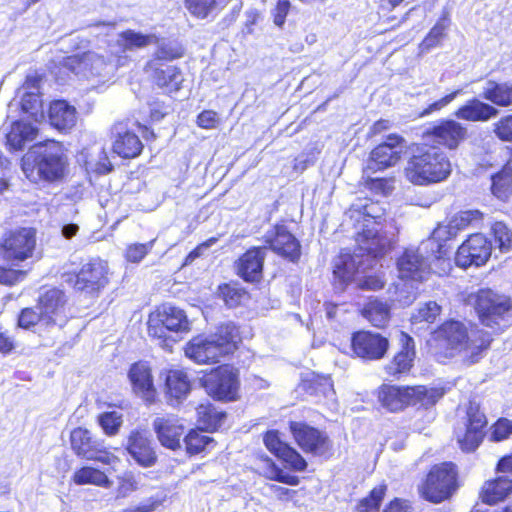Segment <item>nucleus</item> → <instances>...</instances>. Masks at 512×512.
Wrapping results in <instances>:
<instances>
[{
  "label": "nucleus",
  "mask_w": 512,
  "mask_h": 512,
  "mask_svg": "<svg viewBox=\"0 0 512 512\" xmlns=\"http://www.w3.org/2000/svg\"><path fill=\"white\" fill-rule=\"evenodd\" d=\"M512 494V479L500 476L486 481L482 487L480 496L484 503L493 505L503 501Z\"/></svg>",
  "instance_id": "c9c22d12"
},
{
  "label": "nucleus",
  "mask_w": 512,
  "mask_h": 512,
  "mask_svg": "<svg viewBox=\"0 0 512 512\" xmlns=\"http://www.w3.org/2000/svg\"><path fill=\"white\" fill-rule=\"evenodd\" d=\"M495 240L502 252H508L512 247V232L503 222H496L492 226Z\"/></svg>",
  "instance_id": "13d9d810"
},
{
  "label": "nucleus",
  "mask_w": 512,
  "mask_h": 512,
  "mask_svg": "<svg viewBox=\"0 0 512 512\" xmlns=\"http://www.w3.org/2000/svg\"><path fill=\"white\" fill-rule=\"evenodd\" d=\"M197 415L201 429L211 431L219 428L226 418V414L224 412L217 411L209 404L199 405L197 407Z\"/></svg>",
  "instance_id": "c03bdc74"
},
{
  "label": "nucleus",
  "mask_w": 512,
  "mask_h": 512,
  "mask_svg": "<svg viewBox=\"0 0 512 512\" xmlns=\"http://www.w3.org/2000/svg\"><path fill=\"white\" fill-rule=\"evenodd\" d=\"M185 7L192 16L205 19L223 9L225 0H185Z\"/></svg>",
  "instance_id": "37998d69"
},
{
  "label": "nucleus",
  "mask_w": 512,
  "mask_h": 512,
  "mask_svg": "<svg viewBox=\"0 0 512 512\" xmlns=\"http://www.w3.org/2000/svg\"><path fill=\"white\" fill-rule=\"evenodd\" d=\"M441 249L432 237L402 253L396 262L399 282L394 284V301L410 305L415 300V283L427 280L431 271L442 275L451 269L450 260L442 255Z\"/></svg>",
  "instance_id": "f257e3e1"
},
{
  "label": "nucleus",
  "mask_w": 512,
  "mask_h": 512,
  "mask_svg": "<svg viewBox=\"0 0 512 512\" xmlns=\"http://www.w3.org/2000/svg\"><path fill=\"white\" fill-rule=\"evenodd\" d=\"M512 434V420L507 418L499 419L493 426L491 440L495 442L503 441Z\"/></svg>",
  "instance_id": "052dcab7"
},
{
  "label": "nucleus",
  "mask_w": 512,
  "mask_h": 512,
  "mask_svg": "<svg viewBox=\"0 0 512 512\" xmlns=\"http://www.w3.org/2000/svg\"><path fill=\"white\" fill-rule=\"evenodd\" d=\"M410 156L403 173L413 185L428 186L445 181L452 172L447 154L438 146L428 142L414 143L409 148Z\"/></svg>",
  "instance_id": "7ed1b4c3"
},
{
  "label": "nucleus",
  "mask_w": 512,
  "mask_h": 512,
  "mask_svg": "<svg viewBox=\"0 0 512 512\" xmlns=\"http://www.w3.org/2000/svg\"><path fill=\"white\" fill-rule=\"evenodd\" d=\"M156 239L147 243H134L126 248L125 258L128 262L139 263L152 250Z\"/></svg>",
  "instance_id": "4d7b16f0"
},
{
  "label": "nucleus",
  "mask_w": 512,
  "mask_h": 512,
  "mask_svg": "<svg viewBox=\"0 0 512 512\" xmlns=\"http://www.w3.org/2000/svg\"><path fill=\"white\" fill-rule=\"evenodd\" d=\"M441 307L435 301H428L421 305L415 313L412 314V323H433L440 315Z\"/></svg>",
  "instance_id": "3c124183"
},
{
  "label": "nucleus",
  "mask_w": 512,
  "mask_h": 512,
  "mask_svg": "<svg viewBox=\"0 0 512 512\" xmlns=\"http://www.w3.org/2000/svg\"><path fill=\"white\" fill-rule=\"evenodd\" d=\"M349 260L350 262L346 258H341L334 268V275L344 283L354 280L356 275L364 272L360 265L354 270L355 259L349 258Z\"/></svg>",
  "instance_id": "864d4df0"
},
{
  "label": "nucleus",
  "mask_w": 512,
  "mask_h": 512,
  "mask_svg": "<svg viewBox=\"0 0 512 512\" xmlns=\"http://www.w3.org/2000/svg\"><path fill=\"white\" fill-rule=\"evenodd\" d=\"M143 149L139 137L132 132L118 134L113 144V150L122 158H134L138 156Z\"/></svg>",
  "instance_id": "a19ab883"
},
{
  "label": "nucleus",
  "mask_w": 512,
  "mask_h": 512,
  "mask_svg": "<svg viewBox=\"0 0 512 512\" xmlns=\"http://www.w3.org/2000/svg\"><path fill=\"white\" fill-rule=\"evenodd\" d=\"M494 133L502 141H512V115L503 117L495 123Z\"/></svg>",
  "instance_id": "e2e57ef3"
},
{
  "label": "nucleus",
  "mask_w": 512,
  "mask_h": 512,
  "mask_svg": "<svg viewBox=\"0 0 512 512\" xmlns=\"http://www.w3.org/2000/svg\"><path fill=\"white\" fill-rule=\"evenodd\" d=\"M98 422L106 435L113 436L118 433L123 420L119 412L111 411L102 413Z\"/></svg>",
  "instance_id": "6e6d98bb"
},
{
  "label": "nucleus",
  "mask_w": 512,
  "mask_h": 512,
  "mask_svg": "<svg viewBox=\"0 0 512 512\" xmlns=\"http://www.w3.org/2000/svg\"><path fill=\"white\" fill-rule=\"evenodd\" d=\"M72 480L76 485H94L106 489L113 485V481L105 472L91 466H84L76 470Z\"/></svg>",
  "instance_id": "ea45409f"
},
{
  "label": "nucleus",
  "mask_w": 512,
  "mask_h": 512,
  "mask_svg": "<svg viewBox=\"0 0 512 512\" xmlns=\"http://www.w3.org/2000/svg\"><path fill=\"white\" fill-rule=\"evenodd\" d=\"M404 142V139L396 134L388 135L386 141L371 151L363 173H373L395 166L401 159L404 151Z\"/></svg>",
  "instance_id": "ddd939ff"
},
{
  "label": "nucleus",
  "mask_w": 512,
  "mask_h": 512,
  "mask_svg": "<svg viewBox=\"0 0 512 512\" xmlns=\"http://www.w3.org/2000/svg\"><path fill=\"white\" fill-rule=\"evenodd\" d=\"M262 474L269 480L282 482L287 485L296 486L299 484L297 476L284 472L270 459L263 462Z\"/></svg>",
  "instance_id": "49530a36"
},
{
  "label": "nucleus",
  "mask_w": 512,
  "mask_h": 512,
  "mask_svg": "<svg viewBox=\"0 0 512 512\" xmlns=\"http://www.w3.org/2000/svg\"><path fill=\"white\" fill-rule=\"evenodd\" d=\"M203 386L207 393L218 400H234L238 391V375L230 366H219L206 374Z\"/></svg>",
  "instance_id": "f8f14e48"
},
{
  "label": "nucleus",
  "mask_w": 512,
  "mask_h": 512,
  "mask_svg": "<svg viewBox=\"0 0 512 512\" xmlns=\"http://www.w3.org/2000/svg\"><path fill=\"white\" fill-rule=\"evenodd\" d=\"M511 301L491 289H481L475 295V309L483 325L502 329L511 321Z\"/></svg>",
  "instance_id": "1a4fd4ad"
},
{
  "label": "nucleus",
  "mask_w": 512,
  "mask_h": 512,
  "mask_svg": "<svg viewBox=\"0 0 512 512\" xmlns=\"http://www.w3.org/2000/svg\"><path fill=\"white\" fill-rule=\"evenodd\" d=\"M156 44L157 50L153 59H157L158 63H162V61H172L182 57L183 55L182 47L176 42L165 40L160 41L158 39Z\"/></svg>",
  "instance_id": "8fccbe9b"
},
{
  "label": "nucleus",
  "mask_w": 512,
  "mask_h": 512,
  "mask_svg": "<svg viewBox=\"0 0 512 512\" xmlns=\"http://www.w3.org/2000/svg\"><path fill=\"white\" fill-rule=\"evenodd\" d=\"M384 213L383 207L369 199L359 200L351 205L346 215L361 229L357 233L356 242L361 251H366L374 258L384 255L393 249L397 242L399 229L392 219L379 230L378 221Z\"/></svg>",
  "instance_id": "f03ea898"
},
{
  "label": "nucleus",
  "mask_w": 512,
  "mask_h": 512,
  "mask_svg": "<svg viewBox=\"0 0 512 512\" xmlns=\"http://www.w3.org/2000/svg\"><path fill=\"white\" fill-rule=\"evenodd\" d=\"M76 108L65 100H56L50 104L49 120L58 130H70L77 123Z\"/></svg>",
  "instance_id": "f704fd0d"
},
{
  "label": "nucleus",
  "mask_w": 512,
  "mask_h": 512,
  "mask_svg": "<svg viewBox=\"0 0 512 512\" xmlns=\"http://www.w3.org/2000/svg\"><path fill=\"white\" fill-rule=\"evenodd\" d=\"M38 323L42 325V316L36 308H25L21 311L18 318L20 327L28 329Z\"/></svg>",
  "instance_id": "680f3d73"
},
{
  "label": "nucleus",
  "mask_w": 512,
  "mask_h": 512,
  "mask_svg": "<svg viewBox=\"0 0 512 512\" xmlns=\"http://www.w3.org/2000/svg\"><path fill=\"white\" fill-rule=\"evenodd\" d=\"M146 72L152 77L155 84L167 93L178 91L184 80L181 71L176 66L158 63L157 59H151L147 63Z\"/></svg>",
  "instance_id": "5701e85b"
},
{
  "label": "nucleus",
  "mask_w": 512,
  "mask_h": 512,
  "mask_svg": "<svg viewBox=\"0 0 512 512\" xmlns=\"http://www.w3.org/2000/svg\"><path fill=\"white\" fill-rule=\"evenodd\" d=\"M462 93L461 89L455 90L452 93L442 97L441 99L430 104L422 113V115H428L434 111H439L442 108L450 104L459 94Z\"/></svg>",
  "instance_id": "338daca9"
},
{
  "label": "nucleus",
  "mask_w": 512,
  "mask_h": 512,
  "mask_svg": "<svg viewBox=\"0 0 512 512\" xmlns=\"http://www.w3.org/2000/svg\"><path fill=\"white\" fill-rule=\"evenodd\" d=\"M264 443L271 453L283 460L292 469L296 471L306 469L307 463L304 458L295 449L281 440L278 431H268L264 436Z\"/></svg>",
  "instance_id": "b1692460"
},
{
  "label": "nucleus",
  "mask_w": 512,
  "mask_h": 512,
  "mask_svg": "<svg viewBox=\"0 0 512 512\" xmlns=\"http://www.w3.org/2000/svg\"><path fill=\"white\" fill-rule=\"evenodd\" d=\"M449 17L448 13H445L443 17H441L437 23L432 27L428 35L425 37V39L420 44V51L421 52H427L431 48L436 47L441 39L443 38L445 31L447 30L449 26Z\"/></svg>",
  "instance_id": "a18cd8bd"
},
{
  "label": "nucleus",
  "mask_w": 512,
  "mask_h": 512,
  "mask_svg": "<svg viewBox=\"0 0 512 512\" xmlns=\"http://www.w3.org/2000/svg\"><path fill=\"white\" fill-rule=\"evenodd\" d=\"M457 487L455 466L452 463H442L431 468L420 493L424 499L440 503L451 497Z\"/></svg>",
  "instance_id": "9d476101"
},
{
  "label": "nucleus",
  "mask_w": 512,
  "mask_h": 512,
  "mask_svg": "<svg viewBox=\"0 0 512 512\" xmlns=\"http://www.w3.org/2000/svg\"><path fill=\"white\" fill-rule=\"evenodd\" d=\"M491 190L494 196L505 201L512 194L511 174L503 170L492 177Z\"/></svg>",
  "instance_id": "09e8293b"
},
{
  "label": "nucleus",
  "mask_w": 512,
  "mask_h": 512,
  "mask_svg": "<svg viewBox=\"0 0 512 512\" xmlns=\"http://www.w3.org/2000/svg\"><path fill=\"white\" fill-rule=\"evenodd\" d=\"M66 162L59 148L39 146L30 150L22 158V170L34 183L41 180L56 181L63 177Z\"/></svg>",
  "instance_id": "423d86ee"
},
{
  "label": "nucleus",
  "mask_w": 512,
  "mask_h": 512,
  "mask_svg": "<svg viewBox=\"0 0 512 512\" xmlns=\"http://www.w3.org/2000/svg\"><path fill=\"white\" fill-rule=\"evenodd\" d=\"M442 396V389L427 388L425 386L398 387L383 385L378 393L379 401L390 411L400 410L406 405H433Z\"/></svg>",
  "instance_id": "0eeeda50"
},
{
  "label": "nucleus",
  "mask_w": 512,
  "mask_h": 512,
  "mask_svg": "<svg viewBox=\"0 0 512 512\" xmlns=\"http://www.w3.org/2000/svg\"><path fill=\"white\" fill-rule=\"evenodd\" d=\"M190 323L185 312L170 304L159 306L149 315L148 333L151 337L161 341L164 348H170L175 342L168 336V332H188Z\"/></svg>",
  "instance_id": "6e6552de"
},
{
  "label": "nucleus",
  "mask_w": 512,
  "mask_h": 512,
  "mask_svg": "<svg viewBox=\"0 0 512 512\" xmlns=\"http://www.w3.org/2000/svg\"><path fill=\"white\" fill-rule=\"evenodd\" d=\"M165 394L171 405L179 404L188 395L191 385L186 372L172 369L165 372Z\"/></svg>",
  "instance_id": "7c9ffc66"
},
{
  "label": "nucleus",
  "mask_w": 512,
  "mask_h": 512,
  "mask_svg": "<svg viewBox=\"0 0 512 512\" xmlns=\"http://www.w3.org/2000/svg\"><path fill=\"white\" fill-rule=\"evenodd\" d=\"M199 430H191L187 436L184 438V443L186 446V451L190 455L199 454L205 451L209 445L213 444V439L205 435L202 431Z\"/></svg>",
  "instance_id": "de8ad7c7"
},
{
  "label": "nucleus",
  "mask_w": 512,
  "mask_h": 512,
  "mask_svg": "<svg viewBox=\"0 0 512 512\" xmlns=\"http://www.w3.org/2000/svg\"><path fill=\"white\" fill-rule=\"evenodd\" d=\"M386 486L379 485L375 487L369 494L368 497L363 498L358 506V512H377L380 506V503L385 495Z\"/></svg>",
  "instance_id": "603ef678"
},
{
  "label": "nucleus",
  "mask_w": 512,
  "mask_h": 512,
  "mask_svg": "<svg viewBox=\"0 0 512 512\" xmlns=\"http://www.w3.org/2000/svg\"><path fill=\"white\" fill-rule=\"evenodd\" d=\"M432 341L439 359L452 358L464 352L469 363H475L479 360L482 351L489 347L491 338L484 332H478L477 338L469 337L462 323L450 321L434 332Z\"/></svg>",
  "instance_id": "20e7f679"
},
{
  "label": "nucleus",
  "mask_w": 512,
  "mask_h": 512,
  "mask_svg": "<svg viewBox=\"0 0 512 512\" xmlns=\"http://www.w3.org/2000/svg\"><path fill=\"white\" fill-rule=\"evenodd\" d=\"M62 68L79 78L106 80L113 74L114 66L96 52L88 51L64 58Z\"/></svg>",
  "instance_id": "9b49d317"
},
{
  "label": "nucleus",
  "mask_w": 512,
  "mask_h": 512,
  "mask_svg": "<svg viewBox=\"0 0 512 512\" xmlns=\"http://www.w3.org/2000/svg\"><path fill=\"white\" fill-rule=\"evenodd\" d=\"M35 245L34 229L21 228L12 231L3 241V257L11 262L24 261L32 256Z\"/></svg>",
  "instance_id": "dca6fc26"
},
{
  "label": "nucleus",
  "mask_w": 512,
  "mask_h": 512,
  "mask_svg": "<svg viewBox=\"0 0 512 512\" xmlns=\"http://www.w3.org/2000/svg\"><path fill=\"white\" fill-rule=\"evenodd\" d=\"M290 430L304 452L316 456H328L332 451V442L329 437L313 427L301 422H291Z\"/></svg>",
  "instance_id": "2eb2a0df"
},
{
  "label": "nucleus",
  "mask_w": 512,
  "mask_h": 512,
  "mask_svg": "<svg viewBox=\"0 0 512 512\" xmlns=\"http://www.w3.org/2000/svg\"><path fill=\"white\" fill-rule=\"evenodd\" d=\"M399 341L401 343L402 349L385 367L387 373L392 376L409 371L412 367V362L415 357L413 338H411L408 334L401 332Z\"/></svg>",
  "instance_id": "473e14b6"
},
{
  "label": "nucleus",
  "mask_w": 512,
  "mask_h": 512,
  "mask_svg": "<svg viewBox=\"0 0 512 512\" xmlns=\"http://www.w3.org/2000/svg\"><path fill=\"white\" fill-rule=\"evenodd\" d=\"M266 251V246L254 247L246 251L237 262L238 275L249 282L260 280Z\"/></svg>",
  "instance_id": "cd10ccee"
},
{
  "label": "nucleus",
  "mask_w": 512,
  "mask_h": 512,
  "mask_svg": "<svg viewBox=\"0 0 512 512\" xmlns=\"http://www.w3.org/2000/svg\"><path fill=\"white\" fill-rule=\"evenodd\" d=\"M40 83L41 78L38 75H27L24 83L18 89L21 109L32 117L43 115Z\"/></svg>",
  "instance_id": "a878e982"
},
{
  "label": "nucleus",
  "mask_w": 512,
  "mask_h": 512,
  "mask_svg": "<svg viewBox=\"0 0 512 512\" xmlns=\"http://www.w3.org/2000/svg\"><path fill=\"white\" fill-rule=\"evenodd\" d=\"M239 331L233 323H226L208 336H197L185 347V355L198 364L215 363L236 349Z\"/></svg>",
  "instance_id": "39448f33"
},
{
  "label": "nucleus",
  "mask_w": 512,
  "mask_h": 512,
  "mask_svg": "<svg viewBox=\"0 0 512 512\" xmlns=\"http://www.w3.org/2000/svg\"><path fill=\"white\" fill-rule=\"evenodd\" d=\"M482 97L497 106L508 107L512 105V83L489 80L483 87Z\"/></svg>",
  "instance_id": "4c0bfd02"
},
{
  "label": "nucleus",
  "mask_w": 512,
  "mask_h": 512,
  "mask_svg": "<svg viewBox=\"0 0 512 512\" xmlns=\"http://www.w3.org/2000/svg\"><path fill=\"white\" fill-rule=\"evenodd\" d=\"M483 214L479 210H467L453 216L447 225H439L433 232L435 239H441L444 234L452 238L457 233L470 225H475L482 220Z\"/></svg>",
  "instance_id": "2f4dec72"
},
{
  "label": "nucleus",
  "mask_w": 512,
  "mask_h": 512,
  "mask_svg": "<svg viewBox=\"0 0 512 512\" xmlns=\"http://www.w3.org/2000/svg\"><path fill=\"white\" fill-rule=\"evenodd\" d=\"M158 42V37L155 34H142L133 30H126L118 34L115 43L112 44L111 52L118 56L119 61L123 58L128 50L135 48H144L148 45Z\"/></svg>",
  "instance_id": "c85d7f7f"
},
{
  "label": "nucleus",
  "mask_w": 512,
  "mask_h": 512,
  "mask_svg": "<svg viewBox=\"0 0 512 512\" xmlns=\"http://www.w3.org/2000/svg\"><path fill=\"white\" fill-rule=\"evenodd\" d=\"M71 446L74 452L85 459H90L93 456L101 442L94 439L91 433L82 427H78L71 432Z\"/></svg>",
  "instance_id": "58836bf2"
},
{
  "label": "nucleus",
  "mask_w": 512,
  "mask_h": 512,
  "mask_svg": "<svg viewBox=\"0 0 512 512\" xmlns=\"http://www.w3.org/2000/svg\"><path fill=\"white\" fill-rule=\"evenodd\" d=\"M129 379L137 395L148 403L154 402L156 390L153 385L150 368L146 364L135 363L132 365L129 371Z\"/></svg>",
  "instance_id": "c756f323"
},
{
  "label": "nucleus",
  "mask_w": 512,
  "mask_h": 512,
  "mask_svg": "<svg viewBox=\"0 0 512 512\" xmlns=\"http://www.w3.org/2000/svg\"><path fill=\"white\" fill-rule=\"evenodd\" d=\"M221 293L227 306L235 307L239 305L242 298L245 297V293L240 289L226 285L222 288Z\"/></svg>",
  "instance_id": "0e129e2a"
},
{
  "label": "nucleus",
  "mask_w": 512,
  "mask_h": 512,
  "mask_svg": "<svg viewBox=\"0 0 512 512\" xmlns=\"http://www.w3.org/2000/svg\"><path fill=\"white\" fill-rule=\"evenodd\" d=\"M353 354L363 360L382 359L389 348V341L379 333L358 331L351 337Z\"/></svg>",
  "instance_id": "f3484780"
},
{
  "label": "nucleus",
  "mask_w": 512,
  "mask_h": 512,
  "mask_svg": "<svg viewBox=\"0 0 512 512\" xmlns=\"http://www.w3.org/2000/svg\"><path fill=\"white\" fill-rule=\"evenodd\" d=\"M265 243L278 255L295 262L299 259L301 251L299 241L285 226H275L264 235Z\"/></svg>",
  "instance_id": "4be33fe9"
},
{
  "label": "nucleus",
  "mask_w": 512,
  "mask_h": 512,
  "mask_svg": "<svg viewBox=\"0 0 512 512\" xmlns=\"http://www.w3.org/2000/svg\"><path fill=\"white\" fill-rule=\"evenodd\" d=\"M107 263L100 259H93L82 265L75 276L74 288L87 293L97 292L108 283Z\"/></svg>",
  "instance_id": "6ab92c4d"
},
{
  "label": "nucleus",
  "mask_w": 512,
  "mask_h": 512,
  "mask_svg": "<svg viewBox=\"0 0 512 512\" xmlns=\"http://www.w3.org/2000/svg\"><path fill=\"white\" fill-rule=\"evenodd\" d=\"M165 500V494H156L142 501L139 505H137V507L139 512H154L165 502Z\"/></svg>",
  "instance_id": "69168bd1"
},
{
  "label": "nucleus",
  "mask_w": 512,
  "mask_h": 512,
  "mask_svg": "<svg viewBox=\"0 0 512 512\" xmlns=\"http://www.w3.org/2000/svg\"><path fill=\"white\" fill-rule=\"evenodd\" d=\"M37 133V128L31 123L16 121L6 135V145L11 150H21L35 140Z\"/></svg>",
  "instance_id": "e433bc0d"
},
{
  "label": "nucleus",
  "mask_w": 512,
  "mask_h": 512,
  "mask_svg": "<svg viewBox=\"0 0 512 512\" xmlns=\"http://www.w3.org/2000/svg\"><path fill=\"white\" fill-rule=\"evenodd\" d=\"M498 114L499 110L497 108L478 99L467 101L465 105L455 112V116L458 119L470 122H485L496 117Z\"/></svg>",
  "instance_id": "72a5a7b5"
},
{
  "label": "nucleus",
  "mask_w": 512,
  "mask_h": 512,
  "mask_svg": "<svg viewBox=\"0 0 512 512\" xmlns=\"http://www.w3.org/2000/svg\"><path fill=\"white\" fill-rule=\"evenodd\" d=\"M118 487L116 490L117 498H126L131 493L139 489L138 478L130 471L123 473L117 477Z\"/></svg>",
  "instance_id": "5fc2aeb1"
},
{
  "label": "nucleus",
  "mask_w": 512,
  "mask_h": 512,
  "mask_svg": "<svg viewBox=\"0 0 512 512\" xmlns=\"http://www.w3.org/2000/svg\"><path fill=\"white\" fill-rule=\"evenodd\" d=\"M467 129L455 120H444L425 131L423 139L442 145L450 150L456 149L466 138Z\"/></svg>",
  "instance_id": "412c9836"
},
{
  "label": "nucleus",
  "mask_w": 512,
  "mask_h": 512,
  "mask_svg": "<svg viewBox=\"0 0 512 512\" xmlns=\"http://www.w3.org/2000/svg\"><path fill=\"white\" fill-rule=\"evenodd\" d=\"M492 253L491 242L480 233L472 234L458 248L455 263L461 268L480 267L489 260Z\"/></svg>",
  "instance_id": "4468645a"
},
{
  "label": "nucleus",
  "mask_w": 512,
  "mask_h": 512,
  "mask_svg": "<svg viewBox=\"0 0 512 512\" xmlns=\"http://www.w3.org/2000/svg\"><path fill=\"white\" fill-rule=\"evenodd\" d=\"M153 428L159 442L166 448L176 450L181 447L180 439L184 433V426L175 416L157 417L153 421Z\"/></svg>",
  "instance_id": "bb28decb"
},
{
  "label": "nucleus",
  "mask_w": 512,
  "mask_h": 512,
  "mask_svg": "<svg viewBox=\"0 0 512 512\" xmlns=\"http://www.w3.org/2000/svg\"><path fill=\"white\" fill-rule=\"evenodd\" d=\"M66 303L64 293L59 289L45 291L38 300L36 309L42 316V325H59L66 322L64 306Z\"/></svg>",
  "instance_id": "aec40b11"
},
{
  "label": "nucleus",
  "mask_w": 512,
  "mask_h": 512,
  "mask_svg": "<svg viewBox=\"0 0 512 512\" xmlns=\"http://www.w3.org/2000/svg\"><path fill=\"white\" fill-rule=\"evenodd\" d=\"M487 424L484 413L477 407L470 406L467 412V422L464 427L458 428L456 438L461 450L474 451L484 438V428Z\"/></svg>",
  "instance_id": "a211bd4d"
},
{
  "label": "nucleus",
  "mask_w": 512,
  "mask_h": 512,
  "mask_svg": "<svg viewBox=\"0 0 512 512\" xmlns=\"http://www.w3.org/2000/svg\"><path fill=\"white\" fill-rule=\"evenodd\" d=\"M369 174L370 173L365 174L367 176V180H366L365 184L369 190L375 192L376 194H382V195H387L393 190V188H394V186H393L394 180L393 179L378 178V177L372 178V177H370Z\"/></svg>",
  "instance_id": "bf43d9fd"
},
{
  "label": "nucleus",
  "mask_w": 512,
  "mask_h": 512,
  "mask_svg": "<svg viewBox=\"0 0 512 512\" xmlns=\"http://www.w3.org/2000/svg\"><path fill=\"white\" fill-rule=\"evenodd\" d=\"M218 123V117L216 112L211 110H205L200 113L197 117V124L199 127L204 129L215 128Z\"/></svg>",
  "instance_id": "774afa93"
},
{
  "label": "nucleus",
  "mask_w": 512,
  "mask_h": 512,
  "mask_svg": "<svg viewBox=\"0 0 512 512\" xmlns=\"http://www.w3.org/2000/svg\"><path fill=\"white\" fill-rule=\"evenodd\" d=\"M126 449L130 456L143 467H151L157 460L152 441L146 431H132L128 437Z\"/></svg>",
  "instance_id": "393cba45"
},
{
  "label": "nucleus",
  "mask_w": 512,
  "mask_h": 512,
  "mask_svg": "<svg viewBox=\"0 0 512 512\" xmlns=\"http://www.w3.org/2000/svg\"><path fill=\"white\" fill-rule=\"evenodd\" d=\"M362 315L373 326L383 328L389 322L390 308L386 303L379 301L378 299H371L364 306Z\"/></svg>",
  "instance_id": "79ce46f5"
}]
</instances>
